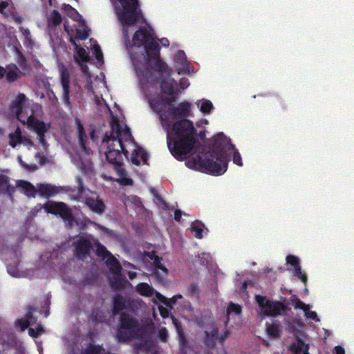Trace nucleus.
<instances>
[{
	"mask_svg": "<svg viewBox=\"0 0 354 354\" xmlns=\"http://www.w3.org/2000/svg\"><path fill=\"white\" fill-rule=\"evenodd\" d=\"M122 26V37L132 60L140 86L151 109L159 115L167 132V145L173 156L184 159L196 146V130L192 121V104L183 102L176 106L170 95L176 82L167 73V65L159 57V46L153 30L143 27L130 34L136 23L144 20L138 0H111Z\"/></svg>",
	"mask_w": 354,
	"mask_h": 354,
	"instance_id": "obj_1",
	"label": "nucleus"
},
{
	"mask_svg": "<svg viewBox=\"0 0 354 354\" xmlns=\"http://www.w3.org/2000/svg\"><path fill=\"white\" fill-rule=\"evenodd\" d=\"M110 125L111 131L104 137L100 152L105 154L106 160L113 166L119 177L116 180L122 185H131L133 180L127 176L123 168L121 151L126 157L131 153V161L136 165L142 162L146 163L148 155L134 142L130 129L120 118L112 115Z\"/></svg>",
	"mask_w": 354,
	"mask_h": 354,
	"instance_id": "obj_2",
	"label": "nucleus"
},
{
	"mask_svg": "<svg viewBox=\"0 0 354 354\" xmlns=\"http://www.w3.org/2000/svg\"><path fill=\"white\" fill-rule=\"evenodd\" d=\"M218 150L209 155H196L186 160L187 167L214 176L223 174L227 169L229 157L232 156L233 162L240 167L243 165L239 152L235 149L230 140L223 133L215 137Z\"/></svg>",
	"mask_w": 354,
	"mask_h": 354,
	"instance_id": "obj_3",
	"label": "nucleus"
},
{
	"mask_svg": "<svg viewBox=\"0 0 354 354\" xmlns=\"http://www.w3.org/2000/svg\"><path fill=\"white\" fill-rule=\"evenodd\" d=\"M10 113L23 124L34 131L37 138L44 150L47 149L46 133L50 129V124L40 120L38 116L41 113V107L38 104L28 102L24 94H19L12 102Z\"/></svg>",
	"mask_w": 354,
	"mask_h": 354,
	"instance_id": "obj_4",
	"label": "nucleus"
},
{
	"mask_svg": "<svg viewBox=\"0 0 354 354\" xmlns=\"http://www.w3.org/2000/svg\"><path fill=\"white\" fill-rule=\"evenodd\" d=\"M75 244V254L79 259L82 260L86 259L90 248L95 250L97 257L105 261L110 270L109 281L112 287L115 289L123 287L126 281L124 277L121 274V267L118 261L97 240H90L87 237L80 236Z\"/></svg>",
	"mask_w": 354,
	"mask_h": 354,
	"instance_id": "obj_5",
	"label": "nucleus"
},
{
	"mask_svg": "<svg viewBox=\"0 0 354 354\" xmlns=\"http://www.w3.org/2000/svg\"><path fill=\"white\" fill-rule=\"evenodd\" d=\"M113 306V313L120 315L121 327L117 333L119 341L125 342L131 339L145 340L149 336L153 330V324L145 328L141 327L129 313L131 310L123 297L119 295L115 297Z\"/></svg>",
	"mask_w": 354,
	"mask_h": 354,
	"instance_id": "obj_6",
	"label": "nucleus"
},
{
	"mask_svg": "<svg viewBox=\"0 0 354 354\" xmlns=\"http://www.w3.org/2000/svg\"><path fill=\"white\" fill-rule=\"evenodd\" d=\"M65 31L69 36L71 42L75 48L76 50L74 54V59L80 65L82 73L86 78L87 83L86 87L88 91L95 93L92 86V79L93 77L89 73L88 66L86 64V63L89 61L88 53L84 48L78 46L76 44V40H84L88 37L87 27L83 24H80L79 28H75V32L71 28V25L69 23H66L65 24Z\"/></svg>",
	"mask_w": 354,
	"mask_h": 354,
	"instance_id": "obj_7",
	"label": "nucleus"
},
{
	"mask_svg": "<svg viewBox=\"0 0 354 354\" xmlns=\"http://www.w3.org/2000/svg\"><path fill=\"white\" fill-rule=\"evenodd\" d=\"M16 185L19 190L28 197H35L37 192L46 198L53 197L61 192H75L69 186L57 187L50 184H39L35 187L30 183L22 180H17Z\"/></svg>",
	"mask_w": 354,
	"mask_h": 354,
	"instance_id": "obj_8",
	"label": "nucleus"
},
{
	"mask_svg": "<svg viewBox=\"0 0 354 354\" xmlns=\"http://www.w3.org/2000/svg\"><path fill=\"white\" fill-rule=\"evenodd\" d=\"M76 181L78 184L77 192L71 194V198L75 201H84L88 207L95 213H103L105 205L102 201L99 199L95 193L91 192L89 190H85L82 187L80 178H77Z\"/></svg>",
	"mask_w": 354,
	"mask_h": 354,
	"instance_id": "obj_9",
	"label": "nucleus"
},
{
	"mask_svg": "<svg viewBox=\"0 0 354 354\" xmlns=\"http://www.w3.org/2000/svg\"><path fill=\"white\" fill-rule=\"evenodd\" d=\"M255 298L259 305L258 316L261 319L265 316L275 317L286 312L287 307L279 301H272L260 295H256Z\"/></svg>",
	"mask_w": 354,
	"mask_h": 354,
	"instance_id": "obj_10",
	"label": "nucleus"
},
{
	"mask_svg": "<svg viewBox=\"0 0 354 354\" xmlns=\"http://www.w3.org/2000/svg\"><path fill=\"white\" fill-rule=\"evenodd\" d=\"M16 327L19 328L21 331H24L28 326V334L33 337H37L44 333V329L39 324H36V319L32 316L31 309L27 313L24 319H20L15 322Z\"/></svg>",
	"mask_w": 354,
	"mask_h": 354,
	"instance_id": "obj_11",
	"label": "nucleus"
},
{
	"mask_svg": "<svg viewBox=\"0 0 354 354\" xmlns=\"http://www.w3.org/2000/svg\"><path fill=\"white\" fill-rule=\"evenodd\" d=\"M61 84L63 90V99L66 104H70V95L77 94L80 90V87L75 83L71 84L70 76L67 69L62 66L59 67Z\"/></svg>",
	"mask_w": 354,
	"mask_h": 354,
	"instance_id": "obj_12",
	"label": "nucleus"
},
{
	"mask_svg": "<svg viewBox=\"0 0 354 354\" xmlns=\"http://www.w3.org/2000/svg\"><path fill=\"white\" fill-rule=\"evenodd\" d=\"M43 207L47 213L59 215L68 222L72 220L71 210L64 203L48 201Z\"/></svg>",
	"mask_w": 354,
	"mask_h": 354,
	"instance_id": "obj_13",
	"label": "nucleus"
},
{
	"mask_svg": "<svg viewBox=\"0 0 354 354\" xmlns=\"http://www.w3.org/2000/svg\"><path fill=\"white\" fill-rule=\"evenodd\" d=\"M0 13L8 20H12L17 24L24 21V18L17 11L10 0L0 1Z\"/></svg>",
	"mask_w": 354,
	"mask_h": 354,
	"instance_id": "obj_14",
	"label": "nucleus"
},
{
	"mask_svg": "<svg viewBox=\"0 0 354 354\" xmlns=\"http://www.w3.org/2000/svg\"><path fill=\"white\" fill-rule=\"evenodd\" d=\"M290 303L295 309H301L304 313L306 319H312L316 322L320 321L317 313L315 311L310 310L312 306L306 304L296 297H291Z\"/></svg>",
	"mask_w": 354,
	"mask_h": 354,
	"instance_id": "obj_15",
	"label": "nucleus"
},
{
	"mask_svg": "<svg viewBox=\"0 0 354 354\" xmlns=\"http://www.w3.org/2000/svg\"><path fill=\"white\" fill-rule=\"evenodd\" d=\"M174 61L176 63V68L179 75L190 74L193 72V69L187 62L184 51L178 50L174 55Z\"/></svg>",
	"mask_w": 354,
	"mask_h": 354,
	"instance_id": "obj_16",
	"label": "nucleus"
},
{
	"mask_svg": "<svg viewBox=\"0 0 354 354\" xmlns=\"http://www.w3.org/2000/svg\"><path fill=\"white\" fill-rule=\"evenodd\" d=\"M286 263L292 267L291 271L293 274L301 279L304 284H306L307 276L301 271L299 259L294 255H288L286 257Z\"/></svg>",
	"mask_w": 354,
	"mask_h": 354,
	"instance_id": "obj_17",
	"label": "nucleus"
},
{
	"mask_svg": "<svg viewBox=\"0 0 354 354\" xmlns=\"http://www.w3.org/2000/svg\"><path fill=\"white\" fill-rule=\"evenodd\" d=\"M9 143L12 147H15L19 145H24L25 146H32V142L27 137L23 136L21 129L17 127L15 132L9 134Z\"/></svg>",
	"mask_w": 354,
	"mask_h": 354,
	"instance_id": "obj_18",
	"label": "nucleus"
},
{
	"mask_svg": "<svg viewBox=\"0 0 354 354\" xmlns=\"http://www.w3.org/2000/svg\"><path fill=\"white\" fill-rule=\"evenodd\" d=\"M75 127L78 134V141L82 149L85 152L86 154H88L90 149L87 148L86 143L88 137L85 133L83 124H82L80 119L76 118L75 120Z\"/></svg>",
	"mask_w": 354,
	"mask_h": 354,
	"instance_id": "obj_19",
	"label": "nucleus"
},
{
	"mask_svg": "<svg viewBox=\"0 0 354 354\" xmlns=\"http://www.w3.org/2000/svg\"><path fill=\"white\" fill-rule=\"evenodd\" d=\"M66 9H69L70 12H67V15L71 19V21H66L64 24L69 23L71 25V28L73 29L75 32V28H79L80 24H83L85 25V23L83 20H82V17L70 5L66 6ZM65 26V24H64Z\"/></svg>",
	"mask_w": 354,
	"mask_h": 354,
	"instance_id": "obj_20",
	"label": "nucleus"
},
{
	"mask_svg": "<svg viewBox=\"0 0 354 354\" xmlns=\"http://www.w3.org/2000/svg\"><path fill=\"white\" fill-rule=\"evenodd\" d=\"M206 333V342L208 345L214 344V339L218 340L220 342H223L228 337L229 332L225 330L223 333L219 335L218 329L214 328L211 331L205 330Z\"/></svg>",
	"mask_w": 354,
	"mask_h": 354,
	"instance_id": "obj_21",
	"label": "nucleus"
},
{
	"mask_svg": "<svg viewBox=\"0 0 354 354\" xmlns=\"http://www.w3.org/2000/svg\"><path fill=\"white\" fill-rule=\"evenodd\" d=\"M136 290L142 296L152 297L153 302L157 304L156 292L150 285L147 283H140L136 286Z\"/></svg>",
	"mask_w": 354,
	"mask_h": 354,
	"instance_id": "obj_22",
	"label": "nucleus"
},
{
	"mask_svg": "<svg viewBox=\"0 0 354 354\" xmlns=\"http://www.w3.org/2000/svg\"><path fill=\"white\" fill-rule=\"evenodd\" d=\"M22 75L23 73L19 70L16 65L10 64L6 66V75L8 82H15Z\"/></svg>",
	"mask_w": 354,
	"mask_h": 354,
	"instance_id": "obj_23",
	"label": "nucleus"
},
{
	"mask_svg": "<svg viewBox=\"0 0 354 354\" xmlns=\"http://www.w3.org/2000/svg\"><path fill=\"white\" fill-rule=\"evenodd\" d=\"M195 104L200 111L204 115H209L214 109L212 102L207 99L203 98L197 100Z\"/></svg>",
	"mask_w": 354,
	"mask_h": 354,
	"instance_id": "obj_24",
	"label": "nucleus"
},
{
	"mask_svg": "<svg viewBox=\"0 0 354 354\" xmlns=\"http://www.w3.org/2000/svg\"><path fill=\"white\" fill-rule=\"evenodd\" d=\"M162 259L156 257L154 259V264L156 266L155 274L159 281H163L167 275V269L162 264Z\"/></svg>",
	"mask_w": 354,
	"mask_h": 354,
	"instance_id": "obj_25",
	"label": "nucleus"
},
{
	"mask_svg": "<svg viewBox=\"0 0 354 354\" xmlns=\"http://www.w3.org/2000/svg\"><path fill=\"white\" fill-rule=\"evenodd\" d=\"M191 230L194 236L198 239H202L204 234L207 233V229L201 221H196L192 223Z\"/></svg>",
	"mask_w": 354,
	"mask_h": 354,
	"instance_id": "obj_26",
	"label": "nucleus"
},
{
	"mask_svg": "<svg viewBox=\"0 0 354 354\" xmlns=\"http://www.w3.org/2000/svg\"><path fill=\"white\" fill-rule=\"evenodd\" d=\"M266 331L271 339H278L280 337L281 329L279 324L276 322L267 323Z\"/></svg>",
	"mask_w": 354,
	"mask_h": 354,
	"instance_id": "obj_27",
	"label": "nucleus"
},
{
	"mask_svg": "<svg viewBox=\"0 0 354 354\" xmlns=\"http://www.w3.org/2000/svg\"><path fill=\"white\" fill-rule=\"evenodd\" d=\"M308 349V344H305L301 339H297V342L292 346V351L295 354H309Z\"/></svg>",
	"mask_w": 354,
	"mask_h": 354,
	"instance_id": "obj_28",
	"label": "nucleus"
},
{
	"mask_svg": "<svg viewBox=\"0 0 354 354\" xmlns=\"http://www.w3.org/2000/svg\"><path fill=\"white\" fill-rule=\"evenodd\" d=\"M241 313V308L239 305L230 303L227 308V323H229L231 317H239Z\"/></svg>",
	"mask_w": 354,
	"mask_h": 354,
	"instance_id": "obj_29",
	"label": "nucleus"
},
{
	"mask_svg": "<svg viewBox=\"0 0 354 354\" xmlns=\"http://www.w3.org/2000/svg\"><path fill=\"white\" fill-rule=\"evenodd\" d=\"M68 354H77L73 351H71L68 353ZM82 354H110L109 353H105L104 349L100 346L89 344L87 347L84 350Z\"/></svg>",
	"mask_w": 354,
	"mask_h": 354,
	"instance_id": "obj_30",
	"label": "nucleus"
},
{
	"mask_svg": "<svg viewBox=\"0 0 354 354\" xmlns=\"http://www.w3.org/2000/svg\"><path fill=\"white\" fill-rule=\"evenodd\" d=\"M91 43L95 59L97 61L98 64L101 66L103 63V55L101 51V49L96 41L91 39Z\"/></svg>",
	"mask_w": 354,
	"mask_h": 354,
	"instance_id": "obj_31",
	"label": "nucleus"
},
{
	"mask_svg": "<svg viewBox=\"0 0 354 354\" xmlns=\"http://www.w3.org/2000/svg\"><path fill=\"white\" fill-rule=\"evenodd\" d=\"M19 31L21 32L24 38V44L28 46H32L34 44L33 39H32L30 31L28 28L23 26L19 27Z\"/></svg>",
	"mask_w": 354,
	"mask_h": 354,
	"instance_id": "obj_32",
	"label": "nucleus"
},
{
	"mask_svg": "<svg viewBox=\"0 0 354 354\" xmlns=\"http://www.w3.org/2000/svg\"><path fill=\"white\" fill-rule=\"evenodd\" d=\"M156 298L157 299V302L160 301L169 308H172V306L175 304L176 301L174 299V297L168 299L159 292H156Z\"/></svg>",
	"mask_w": 354,
	"mask_h": 354,
	"instance_id": "obj_33",
	"label": "nucleus"
},
{
	"mask_svg": "<svg viewBox=\"0 0 354 354\" xmlns=\"http://www.w3.org/2000/svg\"><path fill=\"white\" fill-rule=\"evenodd\" d=\"M48 24L50 26H56L61 22V16L59 13L54 10L53 11L48 18Z\"/></svg>",
	"mask_w": 354,
	"mask_h": 354,
	"instance_id": "obj_34",
	"label": "nucleus"
},
{
	"mask_svg": "<svg viewBox=\"0 0 354 354\" xmlns=\"http://www.w3.org/2000/svg\"><path fill=\"white\" fill-rule=\"evenodd\" d=\"M9 191L8 178L4 176H0V192Z\"/></svg>",
	"mask_w": 354,
	"mask_h": 354,
	"instance_id": "obj_35",
	"label": "nucleus"
},
{
	"mask_svg": "<svg viewBox=\"0 0 354 354\" xmlns=\"http://www.w3.org/2000/svg\"><path fill=\"white\" fill-rule=\"evenodd\" d=\"M12 28H9L6 30V34L9 36L12 41V44L14 46L15 49L17 53H19L17 45L20 46L16 36L13 35V36L11 35L12 33H15V30L12 31Z\"/></svg>",
	"mask_w": 354,
	"mask_h": 354,
	"instance_id": "obj_36",
	"label": "nucleus"
},
{
	"mask_svg": "<svg viewBox=\"0 0 354 354\" xmlns=\"http://www.w3.org/2000/svg\"><path fill=\"white\" fill-rule=\"evenodd\" d=\"M17 160L19 163L21 165V166L24 168L25 169L29 171H34L37 169V166L34 164L31 165H27L21 159V156L17 157Z\"/></svg>",
	"mask_w": 354,
	"mask_h": 354,
	"instance_id": "obj_37",
	"label": "nucleus"
},
{
	"mask_svg": "<svg viewBox=\"0 0 354 354\" xmlns=\"http://www.w3.org/2000/svg\"><path fill=\"white\" fill-rule=\"evenodd\" d=\"M168 336V332L165 328H161L158 333V337L162 342H166Z\"/></svg>",
	"mask_w": 354,
	"mask_h": 354,
	"instance_id": "obj_38",
	"label": "nucleus"
},
{
	"mask_svg": "<svg viewBox=\"0 0 354 354\" xmlns=\"http://www.w3.org/2000/svg\"><path fill=\"white\" fill-rule=\"evenodd\" d=\"M8 272L9 274H10L12 277H21V274H20L19 271L17 269L15 268L8 266Z\"/></svg>",
	"mask_w": 354,
	"mask_h": 354,
	"instance_id": "obj_39",
	"label": "nucleus"
},
{
	"mask_svg": "<svg viewBox=\"0 0 354 354\" xmlns=\"http://www.w3.org/2000/svg\"><path fill=\"white\" fill-rule=\"evenodd\" d=\"M199 259H201V263L202 264H207L209 263L210 255L207 253H203L201 255L198 257Z\"/></svg>",
	"mask_w": 354,
	"mask_h": 354,
	"instance_id": "obj_40",
	"label": "nucleus"
},
{
	"mask_svg": "<svg viewBox=\"0 0 354 354\" xmlns=\"http://www.w3.org/2000/svg\"><path fill=\"white\" fill-rule=\"evenodd\" d=\"M158 310H159L160 315L163 318H166V317H169V310L166 308L160 305V306H158Z\"/></svg>",
	"mask_w": 354,
	"mask_h": 354,
	"instance_id": "obj_41",
	"label": "nucleus"
},
{
	"mask_svg": "<svg viewBox=\"0 0 354 354\" xmlns=\"http://www.w3.org/2000/svg\"><path fill=\"white\" fill-rule=\"evenodd\" d=\"M17 62H18V64H19V66L21 67V68L25 69L26 68V60H25L24 57H23V55H21L19 53V57H18Z\"/></svg>",
	"mask_w": 354,
	"mask_h": 354,
	"instance_id": "obj_42",
	"label": "nucleus"
},
{
	"mask_svg": "<svg viewBox=\"0 0 354 354\" xmlns=\"http://www.w3.org/2000/svg\"><path fill=\"white\" fill-rule=\"evenodd\" d=\"M180 86L182 89H185L186 88H187L189 85V80L187 79V78H182L180 80Z\"/></svg>",
	"mask_w": 354,
	"mask_h": 354,
	"instance_id": "obj_43",
	"label": "nucleus"
},
{
	"mask_svg": "<svg viewBox=\"0 0 354 354\" xmlns=\"http://www.w3.org/2000/svg\"><path fill=\"white\" fill-rule=\"evenodd\" d=\"M81 169L87 174H89L92 171V166L90 163H88L87 165H85L84 163H82Z\"/></svg>",
	"mask_w": 354,
	"mask_h": 354,
	"instance_id": "obj_44",
	"label": "nucleus"
},
{
	"mask_svg": "<svg viewBox=\"0 0 354 354\" xmlns=\"http://www.w3.org/2000/svg\"><path fill=\"white\" fill-rule=\"evenodd\" d=\"M183 214H184L185 216H187V214L185 213L183 214L180 210H179V209L176 210L175 213H174L175 220L177 221H180V217Z\"/></svg>",
	"mask_w": 354,
	"mask_h": 354,
	"instance_id": "obj_45",
	"label": "nucleus"
},
{
	"mask_svg": "<svg viewBox=\"0 0 354 354\" xmlns=\"http://www.w3.org/2000/svg\"><path fill=\"white\" fill-rule=\"evenodd\" d=\"M90 138L93 142L95 141L97 136L95 135V129L93 127H90Z\"/></svg>",
	"mask_w": 354,
	"mask_h": 354,
	"instance_id": "obj_46",
	"label": "nucleus"
},
{
	"mask_svg": "<svg viewBox=\"0 0 354 354\" xmlns=\"http://www.w3.org/2000/svg\"><path fill=\"white\" fill-rule=\"evenodd\" d=\"M160 43L162 44V46L165 47L169 46V41L167 38H162L160 39Z\"/></svg>",
	"mask_w": 354,
	"mask_h": 354,
	"instance_id": "obj_47",
	"label": "nucleus"
},
{
	"mask_svg": "<svg viewBox=\"0 0 354 354\" xmlns=\"http://www.w3.org/2000/svg\"><path fill=\"white\" fill-rule=\"evenodd\" d=\"M335 351V354H345L344 349L341 346H336Z\"/></svg>",
	"mask_w": 354,
	"mask_h": 354,
	"instance_id": "obj_48",
	"label": "nucleus"
},
{
	"mask_svg": "<svg viewBox=\"0 0 354 354\" xmlns=\"http://www.w3.org/2000/svg\"><path fill=\"white\" fill-rule=\"evenodd\" d=\"M196 290H197V286L195 284H192L188 288L189 292H191L192 294L195 293Z\"/></svg>",
	"mask_w": 354,
	"mask_h": 354,
	"instance_id": "obj_49",
	"label": "nucleus"
},
{
	"mask_svg": "<svg viewBox=\"0 0 354 354\" xmlns=\"http://www.w3.org/2000/svg\"><path fill=\"white\" fill-rule=\"evenodd\" d=\"M154 201L156 203H163L162 198L157 194H154Z\"/></svg>",
	"mask_w": 354,
	"mask_h": 354,
	"instance_id": "obj_50",
	"label": "nucleus"
},
{
	"mask_svg": "<svg viewBox=\"0 0 354 354\" xmlns=\"http://www.w3.org/2000/svg\"><path fill=\"white\" fill-rule=\"evenodd\" d=\"M203 124H208L207 120H206V119L201 120L197 122L196 125L198 127H201Z\"/></svg>",
	"mask_w": 354,
	"mask_h": 354,
	"instance_id": "obj_51",
	"label": "nucleus"
},
{
	"mask_svg": "<svg viewBox=\"0 0 354 354\" xmlns=\"http://www.w3.org/2000/svg\"><path fill=\"white\" fill-rule=\"evenodd\" d=\"M6 68H3L0 66V79H1L6 75Z\"/></svg>",
	"mask_w": 354,
	"mask_h": 354,
	"instance_id": "obj_52",
	"label": "nucleus"
},
{
	"mask_svg": "<svg viewBox=\"0 0 354 354\" xmlns=\"http://www.w3.org/2000/svg\"><path fill=\"white\" fill-rule=\"evenodd\" d=\"M171 319H172L173 324L176 326V329L178 331L179 330V326H178V323L176 322V319L175 318H174V317H172Z\"/></svg>",
	"mask_w": 354,
	"mask_h": 354,
	"instance_id": "obj_53",
	"label": "nucleus"
},
{
	"mask_svg": "<svg viewBox=\"0 0 354 354\" xmlns=\"http://www.w3.org/2000/svg\"><path fill=\"white\" fill-rule=\"evenodd\" d=\"M136 276V272H129V277L131 279H133Z\"/></svg>",
	"mask_w": 354,
	"mask_h": 354,
	"instance_id": "obj_54",
	"label": "nucleus"
},
{
	"mask_svg": "<svg viewBox=\"0 0 354 354\" xmlns=\"http://www.w3.org/2000/svg\"><path fill=\"white\" fill-rule=\"evenodd\" d=\"M66 5H67V4H64V7L62 8V9L64 10V12L66 14H67V12H70V10H69V9H66Z\"/></svg>",
	"mask_w": 354,
	"mask_h": 354,
	"instance_id": "obj_55",
	"label": "nucleus"
},
{
	"mask_svg": "<svg viewBox=\"0 0 354 354\" xmlns=\"http://www.w3.org/2000/svg\"><path fill=\"white\" fill-rule=\"evenodd\" d=\"M66 5H67V4H64V7L62 8V9L64 10V12L66 14H67V12H70V10H69V9H66Z\"/></svg>",
	"mask_w": 354,
	"mask_h": 354,
	"instance_id": "obj_56",
	"label": "nucleus"
},
{
	"mask_svg": "<svg viewBox=\"0 0 354 354\" xmlns=\"http://www.w3.org/2000/svg\"><path fill=\"white\" fill-rule=\"evenodd\" d=\"M173 297H174V299L175 300H176L177 299H180V298H182V296H181L180 295H176V296H174Z\"/></svg>",
	"mask_w": 354,
	"mask_h": 354,
	"instance_id": "obj_57",
	"label": "nucleus"
},
{
	"mask_svg": "<svg viewBox=\"0 0 354 354\" xmlns=\"http://www.w3.org/2000/svg\"><path fill=\"white\" fill-rule=\"evenodd\" d=\"M247 283L245 282L242 284V290H245L246 288Z\"/></svg>",
	"mask_w": 354,
	"mask_h": 354,
	"instance_id": "obj_58",
	"label": "nucleus"
},
{
	"mask_svg": "<svg viewBox=\"0 0 354 354\" xmlns=\"http://www.w3.org/2000/svg\"><path fill=\"white\" fill-rule=\"evenodd\" d=\"M103 177H104V178H105V179H110V180H111V179H112V178H111V177H109V176H106V175H104V176H103Z\"/></svg>",
	"mask_w": 354,
	"mask_h": 354,
	"instance_id": "obj_59",
	"label": "nucleus"
},
{
	"mask_svg": "<svg viewBox=\"0 0 354 354\" xmlns=\"http://www.w3.org/2000/svg\"><path fill=\"white\" fill-rule=\"evenodd\" d=\"M44 259H45V256H41V261H44Z\"/></svg>",
	"mask_w": 354,
	"mask_h": 354,
	"instance_id": "obj_60",
	"label": "nucleus"
},
{
	"mask_svg": "<svg viewBox=\"0 0 354 354\" xmlns=\"http://www.w3.org/2000/svg\"><path fill=\"white\" fill-rule=\"evenodd\" d=\"M48 1H49L50 5H51V6H52V5H53L52 0H48Z\"/></svg>",
	"mask_w": 354,
	"mask_h": 354,
	"instance_id": "obj_61",
	"label": "nucleus"
},
{
	"mask_svg": "<svg viewBox=\"0 0 354 354\" xmlns=\"http://www.w3.org/2000/svg\"><path fill=\"white\" fill-rule=\"evenodd\" d=\"M136 201H138V204L141 203L140 201L138 199L136 198Z\"/></svg>",
	"mask_w": 354,
	"mask_h": 354,
	"instance_id": "obj_62",
	"label": "nucleus"
}]
</instances>
